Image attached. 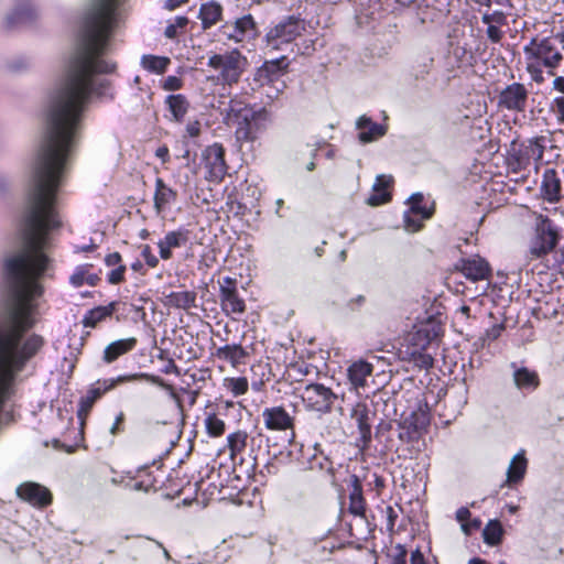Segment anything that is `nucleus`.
Here are the masks:
<instances>
[{
  "mask_svg": "<svg viewBox=\"0 0 564 564\" xmlns=\"http://www.w3.org/2000/svg\"><path fill=\"white\" fill-rule=\"evenodd\" d=\"M564 51V33H556L543 39L532 37L523 47L527 59L539 61L549 68V74L562 62Z\"/></svg>",
  "mask_w": 564,
  "mask_h": 564,
  "instance_id": "nucleus-1",
  "label": "nucleus"
},
{
  "mask_svg": "<svg viewBox=\"0 0 564 564\" xmlns=\"http://www.w3.org/2000/svg\"><path fill=\"white\" fill-rule=\"evenodd\" d=\"M137 380H147L161 387H165L160 377L145 372L120 375L116 378L98 380L87 390L86 394L80 398L77 411L78 415H86L91 410L94 403L100 399L104 393L112 390L117 384Z\"/></svg>",
  "mask_w": 564,
  "mask_h": 564,
  "instance_id": "nucleus-2",
  "label": "nucleus"
},
{
  "mask_svg": "<svg viewBox=\"0 0 564 564\" xmlns=\"http://www.w3.org/2000/svg\"><path fill=\"white\" fill-rule=\"evenodd\" d=\"M305 31V22L299 17L283 18L270 28L265 34V47L269 51H285Z\"/></svg>",
  "mask_w": 564,
  "mask_h": 564,
  "instance_id": "nucleus-3",
  "label": "nucleus"
},
{
  "mask_svg": "<svg viewBox=\"0 0 564 564\" xmlns=\"http://www.w3.org/2000/svg\"><path fill=\"white\" fill-rule=\"evenodd\" d=\"M289 67L285 56L265 61L254 73L253 80L258 86H268L267 98L273 101L283 93L286 85L283 80Z\"/></svg>",
  "mask_w": 564,
  "mask_h": 564,
  "instance_id": "nucleus-4",
  "label": "nucleus"
},
{
  "mask_svg": "<svg viewBox=\"0 0 564 564\" xmlns=\"http://www.w3.org/2000/svg\"><path fill=\"white\" fill-rule=\"evenodd\" d=\"M560 240L556 225L547 217L539 214L535 217L534 235L529 245V254L532 259H540L552 252Z\"/></svg>",
  "mask_w": 564,
  "mask_h": 564,
  "instance_id": "nucleus-5",
  "label": "nucleus"
},
{
  "mask_svg": "<svg viewBox=\"0 0 564 564\" xmlns=\"http://www.w3.org/2000/svg\"><path fill=\"white\" fill-rule=\"evenodd\" d=\"M207 65L219 72L218 79L224 85L231 86L239 82L246 68L247 58L238 50H232L212 55Z\"/></svg>",
  "mask_w": 564,
  "mask_h": 564,
  "instance_id": "nucleus-6",
  "label": "nucleus"
},
{
  "mask_svg": "<svg viewBox=\"0 0 564 564\" xmlns=\"http://www.w3.org/2000/svg\"><path fill=\"white\" fill-rule=\"evenodd\" d=\"M270 121L271 112L265 107L246 109L242 121L236 130V137L239 141L252 142Z\"/></svg>",
  "mask_w": 564,
  "mask_h": 564,
  "instance_id": "nucleus-7",
  "label": "nucleus"
},
{
  "mask_svg": "<svg viewBox=\"0 0 564 564\" xmlns=\"http://www.w3.org/2000/svg\"><path fill=\"white\" fill-rule=\"evenodd\" d=\"M302 401L307 410L319 413L330 412L338 397L322 383L306 384L301 391Z\"/></svg>",
  "mask_w": 564,
  "mask_h": 564,
  "instance_id": "nucleus-8",
  "label": "nucleus"
},
{
  "mask_svg": "<svg viewBox=\"0 0 564 564\" xmlns=\"http://www.w3.org/2000/svg\"><path fill=\"white\" fill-rule=\"evenodd\" d=\"M202 161L210 181L220 182L224 178L227 173V165L225 149L220 143L208 145L202 152Z\"/></svg>",
  "mask_w": 564,
  "mask_h": 564,
  "instance_id": "nucleus-9",
  "label": "nucleus"
},
{
  "mask_svg": "<svg viewBox=\"0 0 564 564\" xmlns=\"http://www.w3.org/2000/svg\"><path fill=\"white\" fill-rule=\"evenodd\" d=\"M528 101V90L524 85L513 83L508 85L499 95L498 105L511 111H524Z\"/></svg>",
  "mask_w": 564,
  "mask_h": 564,
  "instance_id": "nucleus-10",
  "label": "nucleus"
},
{
  "mask_svg": "<svg viewBox=\"0 0 564 564\" xmlns=\"http://www.w3.org/2000/svg\"><path fill=\"white\" fill-rule=\"evenodd\" d=\"M429 422L426 413H411L399 423V438L405 443L417 441Z\"/></svg>",
  "mask_w": 564,
  "mask_h": 564,
  "instance_id": "nucleus-11",
  "label": "nucleus"
},
{
  "mask_svg": "<svg viewBox=\"0 0 564 564\" xmlns=\"http://www.w3.org/2000/svg\"><path fill=\"white\" fill-rule=\"evenodd\" d=\"M221 33L229 40L242 42L256 35V22L251 14H246L234 23L226 22L221 25Z\"/></svg>",
  "mask_w": 564,
  "mask_h": 564,
  "instance_id": "nucleus-12",
  "label": "nucleus"
},
{
  "mask_svg": "<svg viewBox=\"0 0 564 564\" xmlns=\"http://www.w3.org/2000/svg\"><path fill=\"white\" fill-rule=\"evenodd\" d=\"M37 18V9L30 0H21L15 3L14 8L6 17V26L14 29L29 24Z\"/></svg>",
  "mask_w": 564,
  "mask_h": 564,
  "instance_id": "nucleus-13",
  "label": "nucleus"
},
{
  "mask_svg": "<svg viewBox=\"0 0 564 564\" xmlns=\"http://www.w3.org/2000/svg\"><path fill=\"white\" fill-rule=\"evenodd\" d=\"M18 496L35 507L51 503L52 495L47 488L36 482H24L17 488Z\"/></svg>",
  "mask_w": 564,
  "mask_h": 564,
  "instance_id": "nucleus-14",
  "label": "nucleus"
},
{
  "mask_svg": "<svg viewBox=\"0 0 564 564\" xmlns=\"http://www.w3.org/2000/svg\"><path fill=\"white\" fill-rule=\"evenodd\" d=\"M220 303L226 313L242 314L246 310L245 302L238 295L230 278H225L224 283L220 284Z\"/></svg>",
  "mask_w": 564,
  "mask_h": 564,
  "instance_id": "nucleus-15",
  "label": "nucleus"
},
{
  "mask_svg": "<svg viewBox=\"0 0 564 564\" xmlns=\"http://www.w3.org/2000/svg\"><path fill=\"white\" fill-rule=\"evenodd\" d=\"M457 269L465 278L473 282L486 280L490 275L488 262L480 257L463 259L457 265Z\"/></svg>",
  "mask_w": 564,
  "mask_h": 564,
  "instance_id": "nucleus-16",
  "label": "nucleus"
},
{
  "mask_svg": "<svg viewBox=\"0 0 564 564\" xmlns=\"http://www.w3.org/2000/svg\"><path fill=\"white\" fill-rule=\"evenodd\" d=\"M264 426L271 431H285L293 427V417L282 406L265 408L262 411Z\"/></svg>",
  "mask_w": 564,
  "mask_h": 564,
  "instance_id": "nucleus-17",
  "label": "nucleus"
},
{
  "mask_svg": "<svg viewBox=\"0 0 564 564\" xmlns=\"http://www.w3.org/2000/svg\"><path fill=\"white\" fill-rule=\"evenodd\" d=\"M356 128L359 130L358 140L361 143L375 142L386 135L388 131L387 126L372 121V119L366 115L357 119Z\"/></svg>",
  "mask_w": 564,
  "mask_h": 564,
  "instance_id": "nucleus-18",
  "label": "nucleus"
},
{
  "mask_svg": "<svg viewBox=\"0 0 564 564\" xmlns=\"http://www.w3.org/2000/svg\"><path fill=\"white\" fill-rule=\"evenodd\" d=\"M541 195L549 203H556L562 197V182L554 169H546L542 175Z\"/></svg>",
  "mask_w": 564,
  "mask_h": 564,
  "instance_id": "nucleus-19",
  "label": "nucleus"
},
{
  "mask_svg": "<svg viewBox=\"0 0 564 564\" xmlns=\"http://www.w3.org/2000/svg\"><path fill=\"white\" fill-rule=\"evenodd\" d=\"M188 241V230L177 229L165 234V236L159 240L158 248L160 258L163 260H170L172 258V249L181 248Z\"/></svg>",
  "mask_w": 564,
  "mask_h": 564,
  "instance_id": "nucleus-20",
  "label": "nucleus"
},
{
  "mask_svg": "<svg viewBox=\"0 0 564 564\" xmlns=\"http://www.w3.org/2000/svg\"><path fill=\"white\" fill-rule=\"evenodd\" d=\"M512 379L517 389L522 391H533L540 384V378L536 371L527 367H519L516 362H511Z\"/></svg>",
  "mask_w": 564,
  "mask_h": 564,
  "instance_id": "nucleus-21",
  "label": "nucleus"
},
{
  "mask_svg": "<svg viewBox=\"0 0 564 564\" xmlns=\"http://www.w3.org/2000/svg\"><path fill=\"white\" fill-rule=\"evenodd\" d=\"M351 419L357 424L359 430V441L362 443V447L368 446L371 441V424L369 417V410L366 404L357 403L350 414Z\"/></svg>",
  "mask_w": 564,
  "mask_h": 564,
  "instance_id": "nucleus-22",
  "label": "nucleus"
},
{
  "mask_svg": "<svg viewBox=\"0 0 564 564\" xmlns=\"http://www.w3.org/2000/svg\"><path fill=\"white\" fill-rule=\"evenodd\" d=\"M373 366L365 360H358L352 362L347 369V377L349 383L355 390L365 388L367 386L368 378L372 375Z\"/></svg>",
  "mask_w": 564,
  "mask_h": 564,
  "instance_id": "nucleus-23",
  "label": "nucleus"
},
{
  "mask_svg": "<svg viewBox=\"0 0 564 564\" xmlns=\"http://www.w3.org/2000/svg\"><path fill=\"white\" fill-rule=\"evenodd\" d=\"M349 512L355 517L365 518L366 501L362 496V485L357 475H351L349 478Z\"/></svg>",
  "mask_w": 564,
  "mask_h": 564,
  "instance_id": "nucleus-24",
  "label": "nucleus"
},
{
  "mask_svg": "<svg viewBox=\"0 0 564 564\" xmlns=\"http://www.w3.org/2000/svg\"><path fill=\"white\" fill-rule=\"evenodd\" d=\"M223 18V7L219 2L215 0H209L207 2L202 3L198 12V19L202 22V28L204 30L210 29L221 21Z\"/></svg>",
  "mask_w": 564,
  "mask_h": 564,
  "instance_id": "nucleus-25",
  "label": "nucleus"
},
{
  "mask_svg": "<svg viewBox=\"0 0 564 564\" xmlns=\"http://www.w3.org/2000/svg\"><path fill=\"white\" fill-rule=\"evenodd\" d=\"M164 104L170 112V120L182 122L188 112L189 101L185 95L173 94L166 96Z\"/></svg>",
  "mask_w": 564,
  "mask_h": 564,
  "instance_id": "nucleus-26",
  "label": "nucleus"
},
{
  "mask_svg": "<svg viewBox=\"0 0 564 564\" xmlns=\"http://www.w3.org/2000/svg\"><path fill=\"white\" fill-rule=\"evenodd\" d=\"M176 199V192L167 186L162 178L155 181L154 208L162 214Z\"/></svg>",
  "mask_w": 564,
  "mask_h": 564,
  "instance_id": "nucleus-27",
  "label": "nucleus"
},
{
  "mask_svg": "<svg viewBox=\"0 0 564 564\" xmlns=\"http://www.w3.org/2000/svg\"><path fill=\"white\" fill-rule=\"evenodd\" d=\"M135 346L137 339L134 337L115 340L106 346L102 359L106 364H111L120 356L131 351Z\"/></svg>",
  "mask_w": 564,
  "mask_h": 564,
  "instance_id": "nucleus-28",
  "label": "nucleus"
},
{
  "mask_svg": "<svg viewBox=\"0 0 564 564\" xmlns=\"http://www.w3.org/2000/svg\"><path fill=\"white\" fill-rule=\"evenodd\" d=\"M247 356V350L238 344L224 345L218 347L215 351L216 358L229 362L232 367L242 364Z\"/></svg>",
  "mask_w": 564,
  "mask_h": 564,
  "instance_id": "nucleus-29",
  "label": "nucleus"
},
{
  "mask_svg": "<svg viewBox=\"0 0 564 564\" xmlns=\"http://www.w3.org/2000/svg\"><path fill=\"white\" fill-rule=\"evenodd\" d=\"M528 459L525 451H519L510 460L507 469V482L509 485L521 481L527 473Z\"/></svg>",
  "mask_w": 564,
  "mask_h": 564,
  "instance_id": "nucleus-30",
  "label": "nucleus"
},
{
  "mask_svg": "<svg viewBox=\"0 0 564 564\" xmlns=\"http://www.w3.org/2000/svg\"><path fill=\"white\" fill-rule=\"evenodd\" d=\"M434 67V56L430 51H423L415 55L412 64V75L416 80L425 79Z\"/></svg>",
  "mask_w": 564,
  "mask_h": 564,
  "instance_id": "nucleus-31",
  "label": "nucleus"
},
{
  "mask_svg": "<svg viewBox=\"0 0 564 564\" xmlns=\"http://www.w3.org/2000/svg\"><path fill=\"white\" fill-rule=\"evenodd\" d=\"M391 182V176H387L383 174L378 175L372 186L373 194L368 197L367 203L370 206H379L381 204L387 203L390 199V194L387 191V188L389 187Z\"/></svg>",
  "mask_w": 564,
  "mask_h": 564,
  "instance_id": "nucleus-32",
  "label": "nucleus"
},
{
  "mask_svg": "<svg viewBox=\"0 0 564 564\" xmlns=\"http://www.w3.org/2000/svg\"><path fill=\"white\" fill-rule=\"evenodd\" d=\"M117 302H111L108 305L105 306H97L91 310H89L84 318L83 324L85 327H96V325L106 319L107 317L111 316L113 312L117 308Z\"/></svg>",
  "mask_w": 564,
  "mask_h": 564,
  "instance_id": "nucleus-33",
  "label": "nucleus"
},
{
  "mask_svg": "<svg viewBox=\"0 0 564 564\" xmlns=\"http://www.w3.org/2000/svg\"><path fill=\"white\" fill-rule=\"evenodd\" d=\"M166 304L180 310H189L196 306V293L193 291L171 292L166 296Z\"/></svg>",
  "mask_w": 564,
  "mask_h": 564,
  "instance_id": "nucleus-34",
  "label": "nucleus"
},
{
  "mask_svg": "<svg viewBox=\"0 0 564 564\" xmlns=\"http://www.w3.org/2000/svg\"><path fill=\"white\" fill-rule=\"evenodd\" d=\"M248 434L245 431H236L227 436V447L231 459L241 454L247 446Z\"/></svg>",
  "mask_w": 564,
  "mask_h": 564,
  "instance_id": "nucleus-35",
  "label": "nucleus"
},
{
  "mask_svg": "<svg viewBox=\"0 0 564 564\" xmlns=\"http://www.w3.org/2000/svg\"><path fill=\"white\" fill-rule=\"evenodd\" d=\"M503 535V528L498 520H490L482 530L484 542L488 545H498Z\"/></svg>",
  "mask_w": 564,
  "mask_h": 564,
  "instance_id": "nucleus-36",
  "label": "nucleus"
},
{
  "mask_svg": "<svg viewBox=\"0 0 564 564\" xmlns=\"http://www.w3.org/2000/svg\"><path fill=\"white\" fill-rule=\"evenodd\" d=\"M171 61L169 57L156 56V55H143L141 57V65L144 69L154 73L162 74L166 70Z\"/></svg>",
  "mask_w": 564,
  "mask_h": 564,
  "instance_id": "nucleus-37",
  "label": "nucleus"
},
{
  "mask_svg": "<svg viewBox=\"0 0 564 564\" xmlns=\"http://www.w3.org/2000/svg\"><path fill=\"white\" fill-rule=\"evenodd\" d=\"M121 0H91L86 13H120Z\"/></svg>",
  "mask_w": 564,
  "mask_h": 564,
  "instance_id": "nucleus-38",
  "label": "nucleus"
},
{
  "mask_svg": "<svg viewBox=\"0 0 564 564\" xmlns=\"http://www.w3.org/2000/svg\"><path fill=\"white\" fill-rule=\"evenodd\" d=\"M204 425L206 429V433L210 437H219L221 436L226 431V424L224 420H221L217 414L215 413H208L204 420Z\"/></svg>",
  "mask_w": 564,
  "mask_h": 564,
  "instance_id": "nucleus-39",
  "label": "nucleus"
},
{
  "mask_svg": "<svg viewBox=\"0 0 564 564\" xmlns=\"http://www.w3.org/2000/svg\"><path fill=\"white\" fill-rule=\"evenodd\" d=\"M224 387L227 391H229L234 397H239L245 394L248 391V380L245 377L237 378H225Z\"/></svg>",
  "mask_w": 564,
  "mask_h": 564,
  "instance_id": "nucleus-40",
  "label": "nucleus"
},
{
  "mask_svg": "<svg viewBox=\"0 0 564 564\" xmlns=\"http://www.w3.org/2000/svg\"><path fill=\"white\" fill-rule=\"evenodd\" d=\"M91 267V264L77 265L73 274L69 276V283L75 288L84 285L86 281V275L89 273Z\"/></svg>",
  "mask_w": 564,
  "mask_h": 564,
  "instance_id": "nucleus-41",
  "label": "nucleus"
},
{
  "mask_svg": "<svg viewBox=\"0 0 564 564\" xmlns=\"http://www.w3.org/2000/svg\"><path fill=\"white\" fill-rule=\"evenodd\" d=\"M423 220L424 219H422V215H415L410 209L408 212H405L403 215L404 228L406 231H410V232H415V231L420 230L422 227Z\"/></svg>",
  "mask_w": 564,
  "mask_h": 564,
  "instance_id": "nucleus-42",
  "label": "nucleus"
},
{
  "mask_svg": "<svg viewBox=\"0 0 564 564\" xmlns=\"http://www.w3.org/2000/svg\"><path fill=\"white\" fill-rule=\"evenodd\" d=\"M409 200L411 202V212H413L415 215H422V219H429L431 217V212L420 205L423 200V195L421 193L412 194Z\"/></svg>",
  "mask_w": 564,
  "mask_h": 564,
  "instance_id": "nucleus-43",
  "label": "nucleus"
},
{
  "mask_svg": "<svg viewBox=\"0 0 564 564\" xmlns=\"http://www.w3.org/2000/svg\"><path fill=\"white\" fill-rule=\"evenodd\" d=\"M188 19L184 15L176 17L173 23H170L164 31V35L167 39H175L177 35V30L183 29L187 25Z\"/></svg>",
  "mask_w": 564,
  "mask_h": 564,
  "instance_id": "nucleus-44",
  "label": "nucleus"
},
{
  "mask_svg": "<svg viewBox=\"0 0 564 564\" xmlns=\"http://www.w3.org/2000/svg\"><path fill=\"white\" fill-rule=\"evenodd\" d=\"M542 65L543 64L539 61L527 59V70L531 78L538 84L544 82L543 72L541 68Z\"/></svg>",
  "mask_w": 564,
  "mask_h": 564,
  "instance_id": "nucleus-45",
  "label": "nucleus"
},
{
  "mask_svg": "<svg viewBox=\"0 0 564 564\" xmlns=\"http://www.w3.org/2000/svg\"><path fill=\"white\" fill-rule=\"evenodd\" d=\"M470 518V511L466 507H462L456 511V519L462 524V530L465 534H470L471 529L469 528V524L467 520Z\"/></svg>",
  "mask_w": 564,
  "mask_h": 564,
  "instance_id": "nucleus-46",
  "label": "nucleus"
},
{
  "mask_svg": "<svg viewBox=\"0 0 564 564\" xmlns=\"http://www.w3.org/2000/svg\"><path fill=\"white\" fill-rule=\"evenodd\" d=\"M505 329L503 323L494 324L490 328L486 329L482 336L490 343L497 340Z\"/></svg>",
  "mask_w": 564,
  "mask_h": 564,
  "instance_id": "nucleus-47",
  "label": "nucleus"
},
{
  "mask_svg": "<svg viewBox=\"0 0 564 564\" xmlns=\"http://www.w3.org/2000/svg\"><path fill=\"white\" fill-rule=\"evenodd\" d=\"M126 265H119L111 270L107 275V281L110 284H119L124 280Z\"/></svg>",
  "mask_w": 564,
  "mask_h": 564,
  "instance_id": "nucleus-48",
  "label": "nucleus"
},
{
  "mask_svg": "<svg viewBox=\"0 0 564 564\" xmlns=\"http://www.w3.org/2000/svg\"><path fill=\"white\" fill-rule=\"evenodd\" d=\"M406 555H408L406 549L403 545L398 544L394 547V553H393L389 564H406Z\"/></svg>",
  "mask_w": 564,
  "mask_h": 564,
  "instance_id": "nucleus-49",
  "label": "nucleus"
},
{
  "mask_svg": "<svg viewBox=\"0 0 564 564\" xmlns=\"http://www.w3.org/2000/svg\"><path fill=\"white\" fill-rule=\"evenodd\" d=\"M141 256L150 268L158 267L159 259L152 253V250L149 245L142 246Z\"/></svg>",
  "mask_w": 564,
  "mask_h": 564,
  "instance_id": "nucleus-50",
  "label": "nucleus"
},
{
  "mask_svg": "<svg viewBox=\"0 0 564 564\" xmlns=\"http://www.w3.org/2000/svg\"><path fill=\"white\" fill-rule=\"evenodd\" d=\"M183 86V80L177 76H167L163 82V89L164 90H178Z\"/></svg>",
  "mask_w": 564,
  "mask_h": 564,
  "instance_id": "nucleus-51",
  "label": "nucleus"
},
{
  "mask_svg": "<svg viewBox=\"0 0 564 564\" xmlns=\"http://www.w3.org/2000/svg\"><path fill=\"white\" fill-rule=\"evenodd\" d=\"M475 2L481 7L490 8L492 4H496L502 9L512 8L511 0H475Z\"/></svg>",
  "mask_w": 564,
  "mask_h": 564,
  "instance_id": "nucleus-52",
  "label": "nucleus"
},
{
  "mask_svg": "<svg viewBox=\"0 0 564 564\" xmlns=\"http://www.w3.org/2000/svg\"><path fill=\"white\" fill-rule=\"evenodd\" d=\"M486 33H487V37L492 43H499L503 35L501 30L499 29V26L495 25V24H490L489 26H487Z\"/></svg>",
  "mask_w": 564,
  "mask_h": 564,
  "instance_id": "nucleus-53",
  "label": "nucleus"
},
{
  "mask_svg": "<svg viewBox=\"0 0 564 564\" xmlns=\"http://www.w3.org/2000/svg\"><path fill=\"white\" fill-rule=\"evenodd\" d=\"M491 23L495 25H505L507 23V12L501 8L490 12Z\"/></svg>",
  "mask_w": 564,
  "mask_h": 564,
  "instance_id": "nucleus-54",
  "label": "nucleus"
},
{
  "mask_svg": "<svg viewBox=\"0 0 564 564\" xmlns=\"http://www.w3.org/2000/svg\"><path fill=\"white\" fill-rule=\"evenodd\" d=\"M543 145L539 143L538 140H531L530 144L528 147V152L531 153V155L535 156L536 160H541L543 155Z\"/></svg>",
  "mask_w": 564,
  "mask_h": 564,
  "instance_id": "nucleus-55",
  "label": "nucleus"
},
{
  "mask_svg": "<svg viewBox=\"0 0 564 564\" xmlns=\"http://www.w3.org/2000/svg\"><path fill=\"white\" fill-rule=\"evenodd\" d=\"M386 513H387V529L389 531H393L394 525H395V520L398 518V513L391 506H388L386 508Z\"/></svg>",
  "mask_w": 564,
  "mask_h": 564,
  "instance_id": "nucleus-56",
  "label": "nucleus"
},
{
  "mask_svg": "<svg viewBox=\"0 0 564 564\" xmlns=\"http://www.w3.org/2000/svg\"><path fill=\"white\" fill-rule=\"evenodd\" d=\"M553 104L558 121L564 123V97H556Z\"/></svg>",
  "mask_w": 564,
  "mask_h": 564,
  "instance_id": "nucleus-57",
  "label": "nucleus"
},
{
  "mask_svg": "<svg viewBox=\"0 0 564 564\" xmlns=\"http://www.w3.org/2000/svg\"><path fill=\"white\" fill-rule=\"evenodd\" d=\"M105 263L108 267H119L121 264V256L119 252H112L106 256Z\"/></svg>",
  "mask_w": 564,
  "mask_h": 564,
  "instance_id": "nucleus-58",
  "label": "nucleus"
},
{
  "mask_svg": "<svg viewBox=\"0 0 564 564\" xmlns=\"http://www.w3.org/2000/svg\"><path fill=\"white\" fill-rule=\"evenodd\" d=\"M186 132L189 137L195 138L200 133V123L199 121H191L186 124Z\"/></svg>",
  "mask_w": 564,
  "mask_h": 564,
  "instance_id": "nucleus-59",
  "label": "nucleus"
},
{
  "mask_svg": "<svg viewBox=\"0 0 564 564\" xmlns=\"http://www.w3.org/2000/svg\"><path fill=\"white\" fill-rule=\"evenodd\" d=\"M415 361L424 368H430L433 366V358L430 355L426 354H419Z\"/></svg>",
  "mask_w": 564,
  "mask_h": 564,
  "instance_id": "nucleus-60",
  "label": "nucleus"
},
{
  "mask_svg": "<svg viewBox=\"0 0 564 564\" xmlns=\"http://www.w3.org/2000/svg\"><path fill=\"white\" fill-rule=\"evenodd\" d=\"M155 156L161 159L163 163L167 162L170 160V153L169 149L165 145H162L156 149Z\"/></svg>",
  "mask_w": 564,
  "mask_h": 564,
  "instance_id": "nucleus-61",
  "label": "nucleus"
},
{
  "mask_svg": "<svg viewBox=\"0 0 564 564\" xmlns=\"http://www.w3.org/2000/svg\"><path fill=\"white\" fill-rule=\"evenodd\" d=\"M411 564H425L424 556L420 550L411 553Z\"/></svg>",
  "mask_w": 564,
  "mask_h": 564,
  "instance_id": "nucleus-62",
  "label": "nucleus"
},
{
  "mask_svg": "<svg viewBox=\"0 0 564 564\" xmlns=\"http://www.w3.org/2000/svg\"><path fill=\"white\" fill-rule=\"evenodd\" d=\"M489 345V341L482 336L480 335L474 343H473V347L475 350H480V349H484L485 347H487Z\"/></svg>",
  "mask_w": 564,
  "mask_h": 564,
  "instance_id": "nucleus-63",
  "label": "nucleus"
},
{
  "mask_svg": "<svg viewBox=\"0 0 564 564\" xmlns=\"http://www.w3.org/2000/svg\"><path fill=\"white\" fill-rule=\"evenodd\" d=\"M553 88L564 94V76H557L553 80Z\"/></svg>",
  "mask_w": 564,
  "mask_h": 564,
  "instance_id": "nucleus-64",
  "label": "nucleus"
}]
</instances>
